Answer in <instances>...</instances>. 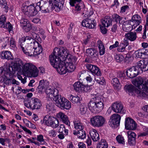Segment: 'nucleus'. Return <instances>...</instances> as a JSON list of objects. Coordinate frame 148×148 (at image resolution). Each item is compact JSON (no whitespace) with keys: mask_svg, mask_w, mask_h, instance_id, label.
<instances>
[{"mask_svg":"<svg viewBox=\"0 0 148 148\" xmlns=\"http://www.w3.org/2000/svg\"><path fill=\"white\" fill-rule=\"evenodd\" d=\"M53 8L57 12L60 11L63 7L64 0H53Z\"/></svg>","mask_w":148,"mask_h":148,"instance_id":"21","label":"nucleus"},{"mask_svg":"<svg viewBox=\"0 0 148 148\" xmlns=\"http://www.w3.org/2000/svg\"><path fill=\"white\" fill-rule=\"evenodd\" d=\"M112 20L109 16H106L101 20V23L104 27H108L112 25Z\"/></svg>","mask_w":148,"mask_h":148,"instance_id":"28","label":"nucleus"},{"mask_svg":"<svg viewBox=\"0 0 148 148\" xmlns=\"http://www.w3.org/2000/svg\"><path fill=\"white\" fill-rule=\"evenodd\" d=\"M38 45L32 46L34 49L33 56L38 55L40 54L42 51V48L41 45L38 42Z\"/></svg>","mask_w":148,"mask_h":148,"instance_id":"25","label":"nucleus"},{"mask_svg":"<svg viewBox=\"0 0 148 148\" xmlns=\"http://www.w3.org/2000/svg\"><path fill=\"white\" fill-rule=\"evenodd\" d=\"M94 97L88 103V108L93 113L99 112L103 109L106 99L99 94L95 95Z\"/></svg>","mask_w":148,"mask_h":148,"instance_id":"3","label":"nucleus"},{"mask_svg":"<svg viewBox=\"0 0 148 148\" xmlns=\"http://www.w3.org/2000/svg\"><path fill=\"white\" fill-rule=\"evenodd\" d=\"M145 60H141L138 61L137 63V65L136 66V67L142 71H145Z\"/></svg>","mask_w":148,"mask_h":148,"instance_id":"39","label":"nucleus"},{"mask_svg":"<svg viewBox=\"0 0 148 148\" xmlns=\"http://www.w3.org/2000/svg\"><path fill=\"white\" fill-rule=\"evenodd\" d=\"M52 119L53 120L50 126L53 128H56L59 126V121L56 118H55L54 117Z\"/></svg>","mask_w":148,"mask_h":148,"instance_id":"46","label":"nucleus"},{"mask_svg":"<svg viewBox=\"0 0 148 148\" xmlns=\"http://www.w3.org/2000/svg\"><path fill=\"white\" fill-rule=\"evenodd\" d=\"M91 73L94 76L95 75L97 76H100L101 72L99 68L97 66H95L90 71Z\"/></svg>","mask_w":148,"mask_h":148,"instance_id":"37","label":"nucleus"},{"mask_svg":"<svg viewBox=\"0 0 148 148\" xmlns=\"http://www.w3.org/2000/svg\"><path fill=\"white\" fill-rule=\"evenodd\" d=\"M97 45L100 55H103L105 53V48L102 42L100 40H99L97 41Z\"/></svg>","mask_w":148,"mask_h":148,"instance_id":"33","label":"nucleus"},{"mask_svg":"<svg viewBox=\"0 0 148 148\" xmlns=\"http://www.w3.org/2000/svg\"><path fill=\"white\" fill-rule=\"evenodd\" d=\"M112 83L115 89L119 90L121 89V86L120 84L119 80L117 78L113 79Z\"/></svg>","mask_w":148,"mask_h":148,"instance_id":"34","label":"nucleus"},{"mask_svg":"<svg viewBox=\"0 0 148 148\" xmlns=\"http://www.w3.org/2000/svg\"><path fill=\"white\" fill-rule=\"evenodd\" d=\"M73 123L75 128L78 131H79L84 129V126L79 119H75L73 121Z\"/></svg>","mask_w":148,"mask_h":148,"instance_id":"29","label":"nucleus"},{"mask_svg":"<svg viewBox=\"0 0 148 148\" xmlns=\"http://www.w3.org/2000/svg\"><path fill=\"white\" fill-rule=\"evenodd\" d=\"M46 108L49 111L53 109V105L52 103H47L46 106Z\"/></svg>","mask_w":148,"mask_h":148,"instance_id":"62","label":"nucleus"},{"mask_svg":"<svg viewBox=\"0 0 148 148\" xmlns=\"http://www.w3.org/2000/svg\"><path fill=\"white\" fill-rule=\"evenodd\" d=\"M112 18L116 23H120V21L122 19V18L117 14H114L112 16Z\"/></svg>","mask_w":148,"mask_h":148,"instance_id":"47","label":"nucleus"},{"mask_svg":"<svg viewBox=\"0 0 148 148\" xmlns=\"http://www.w3.org/2000/svg\"><path fill=\"white\" fill-rule=\"evenodd\" d=\"M90 134L94 141H97L99 139V134L95 129L91 130L90 132Z\"/></svg>","mask_w":148,"mask_h":148,"instance_id":"24","label":"nucleus"},{"mask_svg":"<svg viewBox=\"0 0 148 148\" xmlns=\"http://www.w3.org/2000/svg\"><path fill=\"white\" fill-rule=\"evenodd\" d=\"M95 18V15L93 14L88 16L87 18L84 19L82 21V25L90 29L94 28L95 26L94 23Z\"/></svg>","mask_w":148,"mask_h":148,"instance_id":"8","label":"nucleus"},{"mask_svg":"<svg viewBox=\"0 0 148 148\" xmlns=\"http://www.w3.org/2000/svg\"><path fill=\"white\" fill-rule=\"evenodd\" d=\"M83 86V84L80 82H75L73 85L74 90L77 92H80L82 90V87Z\"/></svg>","mask_w":148,"mask_h":148,"instance_id":"38","label":"nucleus"},{"mask_svg":"<svg viewBox=\"0 0 148 148\" xmlns=\"http://www.w3.org/2000/svg\"><path fill=\"white\" fill-rule=\"evenodd\" d=\"M86 52L88 56L92 58L97 57L98 56L97 51L94 48H89L87 49Z\"/></svg>","mask_w":148,"mask_h":148,"instance_id":"23","label":"nucleus"},{"mask_svg":"<svg viewBox=\"0 0 148 148\" xmlns=\"http://www.w3.org/2000/svg\"><path fill=\"white\" fill-rule=\"evenodd\" d=\"M112 108L115 113L124 114L125 112L123 109V105L121 102L119 101L115 102L112 104Z\"/></svg>","mask_w":148,"mask_h":148,"instance_id":"12","label":"nucleus"},{"mask_svg":"<svg viewBox=\"0 0 148 148\" xmlns=\"http://www.w3.org/2000/svg\"><path fill=\"white\" fill-rule=\"evenodd\" d=\"M111 120L109 122V125L112 128H114L119 125L121 119L120 116L117 114H114L110 117Z\"/></svg>","mask_w":148,"mask_h":148,"instance_id":"9","label":"nucleus"},{"mask_svg":"<svg viewBox=\"0 0 148 148\" xmlns=\"http://www.w3.org/2000/svg\"><path fill=\"white\" fill-rule=\"evenodd\" d=\"M66 63L63 61L58 65L57 68H56L58 72L60 75L66 74L67 71L66 66H65Z\"/></svg>","mask_w":148,"mask_h":148,"instance_id":"20","label":"nucleus"},{"mask_svg":"<svg viewBox=\"0 0 148 148\" xmlns=\"http://www.w3.org/2000/svg\"><path fill=\"white\" fill-rule=\"evenodd\" d=\"M136 27L135 24H133V22L131 20L124 22L123 25V28L126 32L131 31L133 29H135Z\"/></svg>","mask_w":148,"mask_h":148,"instance_id":"18","label":"nucleus"},{"mask_svg":"<svg viewBox=\"0 0 148 148\" xmlns=\"http://www.w3.org/2000/svg\"><path fill=\"white\" fill-rule=\"evenodd\" d=\"M82 0H70V4L72 6H75L76 10L79 11L84 10V5Z\"/></svg>","mask_w":148,"mask_h":148,"instance_id":"16","label":"nucleus"},{"mask_svg":"<svg viewBox=\"0 0 148 148\" xmlns=\"http://www.w3.org/2000/svg\"><path fill=\"white\" fill-rule=\"evenodd\" d=\"M45 88V89L46 93L47 95V96L49 98V96L47 93V90H51L54 91L56 88H53L52 87L49 86V83L47 82H44V80H41L40 82L39 85L38 86V92H41L42 90Z\"/></svg>","mask_w":148,"mask_h":148,"instance_id":"14","label":"nucleus"},{"mask_svg":"<svg viewBox=\"0 0 148 148\" xmlns=\"http://www.w3.org/2000/svg\"><path fill=\"white\" fill-rule=\"evenodd\" d=\"M105 122L104 118L102 116H96L92 117L90 119L92 125L94 127H99L103 126Z\"/></svg>","mask_w":148,"mask_h":148,"instance_id":"7","label":"nucleus"},{"mask_svg":"<svg viewBox=\"0 0 148 148\" xmlns=\"http://www.w3.org/2000/svg\"><path fill=\"white\" fill-rule=\"evenodd\" d=\"M138 71L136 67L133 66L128 69L126 72L127 76L130 78H133L138 75Z\"/></svg>","mask_w":148,"mask_h":148,"instance_id":"19","label":"nucleus"},{"mask_svg":"<svg viewBox=\"0 0 148 148\" xmlns=\"http://www.w3.org/2000/svg\"><path fill=\"white\" fill-rule=\"evenodd\" d=\"M10 41L9 37H7L5 38H0V43L1 44L2 47H5L8 44Z\"/></svg>","mask_w":148,"mask_h":148,"instance_id":"43","label":"nucleus"},{"mask_svg":"<svg viewBox=\"0 0 148 148\" xmlns=\"http://www.w3.org/2000/svg\"><path fill=\"white\" fill-rule=\"evenodd\" d=\"M25 42L28 45L33 46L38 45V42L36 41L34 39L31 37L26 36L25 37H22L20 39L19 44L20 46L23 45V43Z\"/></svg>","mask_w":148,"mask_h":148,"instance_id":"11","label":"nucleus"},{"mask_svg":"<svg viewBox=\"0 0 148 148\" xmlns=\"http://www.w3.org/2000/svg\"><path fill=\"white\" fill-rule=\"evenodd\" d=\"M5 28L7 29L9 32H10L12 29V27L10 23L8 22L5 25Z\"/></svg>","mask_w":148,"mask_h":148,"instance_id":"63","label":"nucleus"},{"mask_svg":"<svg viewBox=\"0 0 148 148\" xmlns=\"http://www.w3.org/2000/svg\"><path fill=\"white\" fill-rule=\"evenodd\" d=\"M23 45L20 46L22 50L23 53L27 55L28 56H32L33 55V52L34 49L32 47V46H31L30 45H28L27 46V51H25V47L23 46Z\"/></svg>","mask_w":148,"mask_h":148,"instance_id":"27","label":"nucleus"},{"mask_svg":"<svg viewBox=\"0 0 148 148\" xmlns=\"http://www.w3.org/2000/svg\"><path fill=\"white\" fill-rule=\"evenodd\" d=\"M23 121L27 126L29 127H31L32 123L26 119H23Z\"/></svg>","mask_w":148,"mask_h":148,"instance_id":"61","label":"nucleus"},{"mask_svg":"<svg viewBox=\"0 0 148 148\" xmlns=\"http://www.w3.org/2000/svg\"><path fill=\"white\" fill-rule=\"evenodd\" d=\"M69 99L73 103L79 104L80 103V100L79 97L78 96L74 97L71 95L69 97Z\"/></svg>","mask_w":148,"mask_h":148,"instance_id":"40","label":"nucleus"},{"mask_svg":"<svg viewBox=\"0 0 148 148\" xmlns=\"http://www.w3.org/2000/svg\"><path fill=\"white\" fill-rule=\"evenodd\" d=\"M115 58L118 62H121L123 60V57L121 55H116L115 56Z\"/></svg>","mask_w":148,"mask_h":148,"instance_id":"58","label":"nucleus"},{"mask_svg":"<svg viewBox=\"0 0 148 148\" xmlns=\"http://www.w3.org/2000/svg\"><path fill=\"white\" fill-rule=\"evenodd\" d=\"M37 140L40 143V144L43 145L45 143V142L43 139V136L42 135H40L37 136Z\"/></svg>","mask_w":148,"mask_h":148,"instance_id":"52","label":"nucleus"},{"mask_svg":"<svg viewBox=\"0 0 148 148\" xmlns=\"http://www.w3.org/2000/svg\"><path fill=\"white\" fill-rule=\"evenodd\" d=\"M0 6L3 8V10L7 12L8 10V7L7 6V4L5 2H4L3 0H1Z\"/></svg>","mask_w":148,"mask_h":148,"instance_id":"48","label":"nucleus"},{"mask_svg":"<svg viewBox=\"0 0 148 148\" xmlns=\"http://www.w3.org/2000/svg\"><path fill=\"white\" fill-rule=\"evenodd\" d=\"M24 103L26 107L30 108L32 110L39 109L42 106L40 100L35 97L30 98L29 100L24 101Z\"/></svg>","mask_w":148,"mask_h":148,"instance_id":"6","label":"nucleus"},{"mask_svg":"<svg viewBox=\"0 0 148 148\" xmlns=\"http://www.w3.org/2000/svg\"><path fill=\"white\" fill-rule=\"evenodd\" d=\"M62 121L63 123L68 125V126H70V122L68 119L67 116L66 115L64 116V117L62 119Z\"/></svg>","mask_w":148,"mask_h":148,"instance_id":"56","label":"nucleus"},{"mask_svg":"<svg viewBox=\"0 0 148 148\" xmlns=\"http://www.w3.org/2000/svg\"><path fill=\"white\" fill-rule=\"evenodd\" d=\"M47 92L49 98H53L56 106L61 109L69 110L71 108V102L65 97H62L59 94L57 89H55L54 91L48 89L47 90Z\"/></svg>","mask_w":148,"mask_h":148,"instance_id":"2","label":"nucleus"},{"mask_svg":"<svg viewBox=\"0 0 148 148\" xmlns=\"http://www.w3.org/2000/svg\"><path fill=\"white\" fill-rule=\"evenodd\" d=\"M143 79L140 77H138L132 82V84L137 87V88L138 89H141V87L143 84Z\"/></svg>","mask_w":148,"mask_h":148,"instance_id":"26","label":"nucleus"},{"mask_svg":"<svg viewBox=\"0 0 148 148\" xmlns=\"http://www.w3.org/2000/svg\"><path fill=\"white\" fill-rule=\"evenodd\" d=\"M22 27L26 32H28L31 29V25L29 23H28L27 24Z\"/></svg>","mask_w":148,"mask_h":148,"instance_id":"53","label":"nucleus"},{"mask_svg":"<svg viewBox=\"0 0 148 148\" xmlns=\"http://www.w3.org/2000/svg\"><path fill=\"white\" fill-rule=\"evenodd\" d=\"M125 128L127 130H135L137 127V124L131 118L127 117L125 119Z\"/></svg>","mask_w":148,"mask_h":148,"instance_id":"15","label":"nucleus"},{"mask_svg":"<svg viewBox=\"0 0 148 148\" xmlns=\"http://www.w3.org/2000/svg\"><path fill=\"white\" fill-rule=\"evenodd\" d=\"M6 19L4 15H2L0 17V27L5 28V25L6 24Z\"/></svg>","mask_w":148,"mask_h":148,"instance_id":"44","label":"nucleus"},{"mask_svg":"<svg viewBox=\"0 0 148 148\" xmlns=\"http://www.w3.org/2000/svg\"><path fill=\"white\" fill-rule=\"evenodd\" d=\"M40 3L38 2L36 6L33 5L24 6L22 8V11L25 14L29 16H35L38 13L39 8L38 6H40Z\"/></svg>","mask_w":148,"mask_h":148,"instance_id":"5","label":"nucleus"},{"mask_svg":"<svg viewBox=\"0 0 148 148\" xmlns=\"http://www.w3.org/2000/svg\"><path fill=\"white\" fill-rule=\"evenodd\" d=\"M65 66H66L67 71L69 72L73 71L75 68V65L72 63L71 62L66 63Z\"/></svg>","mask_w":148,"mask_h":148,"instance_id":"42","label":"nucleus"},{"mask_svg":"<svg viewBox=\"0 0 148 148\" xmlns=\"http://www.w3.org/2000/svg\"><path fill=\"white\" fill-rule=\"evenodd\" d=\"M108 144L105 140H101L100 142L97 144V148H108Z\"/></svg>","mask_w":148,"mask_h":148,"instance_id":"41","label":"nucleus"},{"mask_svg":"<svg viewBox=\"0 0 148 148\" xmlns=\"http://www.w3.org/2000/svg\"><path fill=\"white\" fill-rule=\"evenodd\" d=\"M128 143L131 146L134 145L136 141V135L133 132L129 131L127 132Z\"/></svg>","mask_w":148,"mask_h":148,"instance_id":"17","label":"nucleus"},{"mask_svg":"<svg viewBox=\"0 0 148 148\" xmlns=\"http://www.w3.org/2000/svg\"><path fill=\"white\" fill-rule=\"evenodd\" d=\"M131 20L133 22V24H135V25L136 27L140 24L141 18L138 14H135L132 16Z\"/></svg>","mask_w":148,"mask_h":148,"instance_id":"31","label":"nucleus"},{"mask_svg":"<svg viewBox=\"0 0 148 148\" xmlns=\"http://www.w3.org/2000/svg\"><path fill=\"white\" fill-rule=\"evenodd\" d=\"M94 80L97 83L101 85H103L105 83V80L103 77H98L97 76L96 77L95 76Z\"/></svg>","mask_w":148,"mask_h":148,"instance_id":"45","label":"nucleus"},{"mask_svg":"<svg viewBox=\"0 0 148 148\" xmlns=\"http://www.w3.org/2000/svg\"><path fill=\"white\" fill-rule=\"evenodd\" d=\"M91 73L94 76L95 75L97 76H100L101 72L99 68L97 66H95L90 71Z\"/></svg>","mask_w":148,"mask_h":148,"instance_id":"36","label":"nucleus"},{"mask_svg":"<svg viewBox=\"0 0 148 148\" xmlns=\"http://www.w3.org/2000/svg\"><path fill=\"white\" fill-rule=\"evenodd\" d=\"M65 115H66L64 113L60 112L57 114V116L58 119L62 120L63 118Z\"/></svg>","mask_w":148,"mask_h":148,"instance_id":"64","label":"nucleus"},{"mask_svg":"<svg viewBox=\"0 0 148 148\" xmlns=\"http://www.w3.org/2000/svg\"><path fill=\"white\" fill-rule=\"evenodd\" d=\"M39 2L40 3V6H38L39 8H38V10H41L42 12L43 13H47L49 12V10L48 8V5L47 4H43L42 1H39Z\"/></svg>","mask_w":148,"mask_h":148,"instance_id":"30","label":"nucleus"},{"mask_svg":"<svg viewBox=\"0 0 148 148\" xmlns=\"http://www.w3.org/2000/svg\"><path fill=\"white\" fill-rule=\"evenodd\" d=\"M12 79H10L6 77H5L3 78L2 82H3L4 84L8 85H9L11 83Z\"/></svg>","mask_w":148,"mask_h":148,"instance_id":"57","label":"nucleus"},{"mask_svg":"<svg viewBox=\"0 0 148 148\" xmlns=\"http://www.w3.org/2000/svg\"><path fill=\"white\" fill-rule=\"evenodd\" d=\"M78 136L79 138L83 139L86 137V134L83 130L79 131H78Z\"/></svg>","mask_w":148,"mask_h":148,"instance_id":"49","label":"nucleus"},{"mask_svg":"<svg viewBox=\"0 0 148 148\" xmlns=\"http://www.w3.org/2000/svg\"><path fill=\"white\" fill-rule=\"evenodd\" d=\"M125 75V74L123 72L118 71L117 72V77L121 79V80L124 79Z\"/></svg>","mask_w":148,"mask_h":148,"instance_id":"60","label":"nucleus"},{"mask_svg":"<svg viewBox=\"0 0 148 148\" xmlns=\"http://www.w3.org/2000/svg\"><path fill=\"white\" fill-rule=\"evenodd\" d=\"M87 110V106L84 104L81 105L80 106V111L82 114H84L86 112Z\"/></svg>","mask_w":148,"mask_h":148,"instance_id":"50","label":"nucleus"},{"mask_svg":"<svg viewBox=\"0 0 148 148\" xmlns=\"http://www.w3.org/2000/svg\"><path fill=\"white\" fill-rule=\"evenodd\" d=\"M124 88L126 91L128 92L130 95H136L139 97L138 94L140 92L139 89L132 85L126 84Z\"/></svg>","mask_w":148,"mask_h":148,"instance_id":"10","label":"nucleus"},{"mask_svg":"<svg viewBox=\"0 0 148 148\" xmlns=\"http://www.w3.org/2000/svg\"><path fill=\"white\" fill-rule=\"evenodd\" d=\"M142 53L141 51L139 50L136 51L135 53V55L136 57L137 58H144L145 56L142 55Z\"/></svg>","mask_w":148,"mask_h":148,"instance_id":"54","label":"nucleus"},{"mask_svg":"<svg viewBox=\"0 0 148 148\" xmlns=\"http://www.w3.org/2000/svg\"><path fill=\"white\" fill-rule=\"evenodd\" d=\"M10 46L12 47L13 49H15L16 48V43L14 39L12 38H10Z\"/></svg>","mask_w":148,"mask_h":148,"instance_id":"55","label":"nucleus"},{"mask_svg":"<svg viewBox=\"0 0 148 148\" xmlns=\"http://www.w3.org/2000/svg\"><path fill=\"white\" fill-rule=\"evenodd\" d=\"M23 75L29 77H36L38 76L37 69L35 66L30 63L25 64L22 67Z\"/></svg>","mask_w":148,"mask_h":148,"instance_id":"4","label":"nucleus"},{"mask_svg":"<svg viewBox=\"0 0 148 148\" xmlns=\"http://www.w3.org/2000/svg\"><path fill=\"white\" fill-rule=\"evenodd\" d=\"M116 139L119 143L123 144L125 143L124 138L121 135H119L117 136Z\"/></svg>","mask_w":148,"mask_h":148,"instance_id":"51","label":"nucleus"},{"mask_svg":"<svg viewBox=\"0 0 148 148\" xmlns=\"http://www.w3.org/2000/svg\"><path fill=\"white\" fill-rule=\"evenodd\" d=\"M53 117L50 116L48 115H46L43 119V123L47 126H50Z\"/></svg>","mask_w":148,"mask_h":148,"instance_id":"35","label":"nucleus"},{"mask_svg":"<svg viewBox=\"0 0 148 148\" xmlns=\"http://www.w3.org/2000/svg\"><path fill=\"white\" fill-rule=\"evenodd\" d=\"M69 56L66 48L56 47L53 53L49 56L51 64L54 68H57L58 65L65 61Z\"/></svg>","mask_w":148,"mask_h":148,"instance_id":"1","label":"nucleus"},{"mask_svg":"<svg viewBox=\"0 0 148 148\" xmlns=\"http://www.w3.org/2000/svg\"><path fill=\"white\" fill-rule=\"evenodd\" d=\"M140 92L138 94L139 97L143 98H147L148 94V79L143 84L141 89H139Z\"/></svg>","mask_w":148,"mask_h":148,"instance_id":"13","label":"nucleus"},{"mask_svg":"<svg viewBox=\"0 0 148 148\" xmlns=\"http://www.w3.org/2000/svg\"><path fill=\"white\" fill-rule=\"evenodd\" d=\"M125 36L132 41H134L137 38L136 33L133 32H130L126 34Z\"/></svg>","mask_w":148,"mask_h":148,"instance_id":"32","label":"nucleus"},{"mask_svg":"<svg viewBox=\"0 0 148 148\" xmlns=\"http://www.w3.org/2000/svg\"><path fill=\"white\" fill-rule=\"evenodd\" d=\"M0 58L2 59L8 60H12L13 57L11 54V52L8 51H3L0 53Z\"/></svg>","mask_w":148,"mask_h":148,"instance_id":"22","label":"nucleus"},{"mask_svg":"<svg viewBox=\"0 0 148 148\" xmlns=\"http://www.w3.org/2000/svg\"><path fill=\"white\" fill-rule=\"evenodd\" d=\"M82 90L80 92H89L90 90V87L88 86H86L83 84V86L82 87Z\"/></svg>","mask_w":148,"mask_h":148,"instance_id":"59","label":"nucleus"}]
</instances>
